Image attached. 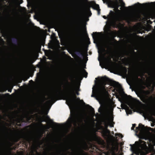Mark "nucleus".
<instances>
[{
    "label": "nucleus",
    "mask_w": 155,
    "mask_h": 155,
    "mask_svg": "<svg viewBox=\"0 0 155 155\" xmlns=\"http://www.w3.org/2000/svg\"><path fill=\"white\" fill-rule=\"evenodd\" d=\"M68 91L70 95L68 97L66 100V102L70 109L71 115L67 121L62 124L61 126L68 131V129L71 127L72 124L75 127L77 125L79 126L80 124L83 121V117L81 114H75L74 110L75 107V101L76 97L75 93L78 95L79 94L78 92L80 91L79 86H77L74 87H69Z\"/></svg>",
    "instance_id": "nucleus-2"
},
{
    "label": "nucleus",
    "mask_w": 155,
    "mask_h": 155,
    "mask_svg": "<svg viewBox=\"0 0 155 155\" xmlns=\"http://www.w3.org/2000/svg\"><path fill=\"white\" fill-rule=\"evenodd\" d=\"M116 2H119L121 6L123 7L125 6V4L123 2L122 0H116Z\"/></svg>",
    "instance_id": "nucleus-12"
},
{
    "label": "nucleus",
    "mask_w": 155,
    "mask_h": 155,
    "mask_svg": "<svg viewBox=\"0 0 155 155\" xmlns=\"http://www.w3.org/2000/svg\"><path fill=\"white\" fill-rule=\"evenodd\" d=\"M153 129L148 128L147 129L143 125L140 124L138 126L136 127L135 131L136 133H138L140 137L143 139L147 138L150 141H152L153 142L154 140H153L152 137H154L151 133L149 132V130L152 131Z\"/></svg>",
    "instance_id": "nucleus-5"
},
{
    "label": "nucleus",
    "mask_w": 155,
    "mask_h": 155,
    "mask_svg": "<svg viewBox=\"0 0 155 155\" xmlns=\"http://www.w3.org/2000/svg\"><path fill=\"white\" fill-rule=\"evenodd\" d=\"M112 133H113V134H114V132H113Z\"/></svg>",
    "instance_id": "nucleus-30"
},
{
    "label": "nucleus",
    "mask_w": 155,
    "mask_h": 155,
    "mask_svg": "<svg viewBox=\"0 0 155 155\" xmlns=\"http://www.w3.org/2000/svg\"><path fill=\"white\" fill-rule=\"evenodd\" d=\"M135 143L136 145H132L131 144H130V146H131L130 149L133 153L136 155H145V153L143 150L145 149L146 145L144 144V145L143 146L141 144L137 141H136ZM131 155H133L131 154Z\"/></svg>",
    "instance_id": "nucleus-7"
},
{
    "label": "nucleus",
    "mask_w": 155,
    "mask_h": 155,
    "mask_svg": "<svg viewBox=\"0 0 155 155\" xmlns=\"http://www.w3.org/2000/svg\"><path fill=\"white\" fill-rule=\"evenodd\" d=\"M89 7L86 8L82 14H81L80 12L78 13L79 15H81L83 18L84 21L86 22L89 19L88 18L91 15V13L90 10V8L91 7L93 9L96 10L97 11L98 15L100 14L99 6L98 5L96 4L94 1L91 2L89 4Z\"/></svg>",
    "instance_id": "nucleus-6"
},
{
    "label": "nucleus",
    "mask_w": 155,
    "mask_h": 155,
    "mask_svg": "<svg viewBox=\"0 0 155 155\" xmlns=\"http://www.w3.org/2000/svg\"><path fill=\"white\" fill-rule=\"evenodd\" d=\"M110 35H111L112 34V33L111 32H110Z\"/></svg>",
    "instance_id": "nucleus-28"
},
{
    "label": "nucleus",
    "mask_w": 155,
    "mask_h": 155,
    "mask_svg": "<svg viewBox=\"0 0 155 155\" xmlns=\"http://www.w3.org/2000/svg\"><path fill=\"white\" fill-rule=\"evenodd\" d=\"M51 97V100L48 101L46 102V104L48 106H50L49 109L51 108V107L52 104H51V102H52L53 101V100H54L53 97V96H51V97Z\"/></svg>",
    "instance_id": "nucleus-11"
},
{
    "label": "nucleus",
    "mask_w": 155,
    "mask_h": 155,
    "mask_svg": "<svg viewBox=\"0 0 155 155\" xmlns=\"http://www.w3.org/2000/svg\"><path fill=\"white\" fill-rule=\"evenodd\" d=\"M115 137H113V136H111V137L112 138V145L113 146L114 142H115V147H117L118 145V143L117 142V137H119L122 138L123 137V136L122 134H115Z\"/></svg>",
    "instance_id": "nucleus-9"
},
{
    "label": "nucleus",
    "mask_w": 155,
    "mask_h": 155,
    "mask_svg": "<svg viewBox=\"0 0 155 155\" xmlns=\"http://www.w3.org/2000/svg\"><path fill=\"white\" fill-rule=\"evenodd\" d=\"M110 81V80L109 78L106 76L102 77L100 80V82L103 86L100 88L96 84V81L95 80V84L92 88V94L91 97H95L97 100L102 99L107 93V91L104 86L106 84L107 82Z\"/></svg>",
    "instance_id": "nucleus-3"
},
{
    "label": "nucleus",
    "mask_w": 155,
    "mask_h": 155,
    "mask_svg": "<svg viewBox=\"0 0 155 155\" xmlns=\"http://www.w3.org/2000/svg\"><path fill=\"white\" fill-rule=\"evenodd\" d=\"M120 9H122V7H120Z\"/></svg>",
    "instance_id": "nucleus-27"
},
{
    "label": "nucleus",
    "mask_w": 155,
    "mask_h": 155,
    "mask_svg": "<svg viewBox=\"0 0 155 155\" xmlns=\"http://www.w3.org/2000/svg\"><path fill=\"white\" fill-rule=\"evenodd\" d=\"M129 106H130V107H132L131 106V104H129Z\"/></svg>",
    "instance_id": "nucleus-24"
},
{
    "label": "nucleus",
    "mask_w": 155,
    "mask_h": 155,
    "mask_svg": "<svg viewBox=\"0 0 155 155\" xmlns=\"http://www.w3.org/2000/svg\"><path fill=\"white\" fill-rule=\"evenodd\" d=\"M63 82H61V85L59 87V89L56 90V91L57 93H60V92L62 90H61V85L63 84Z\"/></svg>",
    "instance_id": "nucleus-14"
},
{
    "label": "nucleus",
    "mask_w": 155,
    "mask_h": 155,
    "mask_svg": "<svg viewBox=\"0 0 155 155\" xmlns=\"http://www.w3.org/2000/svg\"><path fill=\"white\" fill-rule=\"evenodd\" d=\"M87 106H88V107L90 109V110L92 112H94V109L91 106H90L88 105H87Z\"/></svg>",
    "instance_id": "nucleus-16"
},
{
    "label": "nucleus",
    "mask_w": 155,
    "mask_h": 155,
    "mask_svg": "<svg viewBox=\"0 0 155 155\" xmlns=\"http://www.w3.org/2000/svg\"><path fill=\"white\" fill-rule=\"evenodd\" d=\"M65 81L66 82V83L68 84H69V83L68 82V80H67V79H65Z\"/></svg>",
    "instance_id": "nucleus-19"
},
{
    "label": "nucleus",
    "mask_w": 155,
    "mask_h": 155,
    "mask_svg": "<svg viewBox=\"0 0 155 155\" xmlns=\"http://www.w3.org/2000/svg\"><path fill=\"white\" fill-rule=\"evenodd\" d=\"M143 6H145V5L144 4H143Z\"/></svg>",
    "instance_id": "nucleus-25"
},
{
    "label": "nucleus",
    "mask_w": 155,
    "mask_h": 155,
    "mask_svg": "<svg viewBox=\"0 0 155 155\" xmlns=\"http://www.w3.org/2000/svg\"><path fill=\"white\" fill-rule=\"evenodd\" d=\"M153 2H151V3H146V4H147V5H150V4L152 5V4H153Z\"/></svg>",
    "instance_id": "nucleus-21"
},
{
    "label": "nucleus",
    "mask_w": 155,
    "mask_h": 155,
    "mask_svg": "<svg viewBox=\"0 0 155 155\" xmlns=\"http://www.w3.org/2000/svg\"><path fill=\"white\" fill-rule=\"evenodd\" d=\"M99 56L98 60L99 61L100 65L101 66L102 65H104L106 64L107 66L110 68H113L115 66L114 63L110 59H107L106 63L104 61L105 59L104 55L103 54L102 52H100L99 50L98 51Z\"/></svg>",
    "instance_id": "nucleus-8"
},
{
    "label": "nucleus",
    "mask_w": 155,
    "mask_h": 155,
    "mask_svg": "<svg viewBox=\"0 0 155 155\" xmlns=\"http://www.w3.org/2000/svg\"><path fill=\"white\" fill-rule=\"evenodd\" d=\"M113 105L112 104L108 105L107 107V116L101 120V124L104 125L105 128L103 130L104 135L106 136H109L110 134V131L107 129L108 126L110 127L114 126L113 117Z\"/></svg>",
    "instance_id": "nucleus-4"
},
{
    "label": "nucleus",
    "mask_w": 155,
    "mask_h": 155,
    "mask_svg": "<svg viewBox=\"0 0 155 155\" xmlns=\"http://www.w3.org/2000/svg\"><path fill=\"white\" fill-rule=\"evenodd\" d=\"M107 37L108 38H109V36H108V35H107Z\"/></svg>",
    "instance_id": "nucleus-26"
},
{
    "label": "nucleus",
    "mask_w": 155,
    "mask_h": 155,
    "mask_svg": "<svg viewBox=\"0 0 155 155\" xmlns=\"http://www.w3.org/2000/svg\"><path fill=\"white\" fill-rule=\"evenodd\" d=\"M94 33L93 32L92 35V36L94 40V42L95 43V41L97 39L98 37L97 35L95 34L94 35Z\"/></svg>",
    "instance_id": "nucleus-13"
},
{
    "label": "nucleus",
    "mask_w": 155,
    "mask_h": 155,
    "mask_svg": "<svg viewBox=\"0 0 155 155\" xmlns=\"http://www.w3.org/2000/svg\"><path fill=\"white\" fill-rule=\"evenodd\" d=\"M136 124H132V127L131 128L132 130H134V128L135 127Z\"/></svg>",
    "instance_id": "nucleus-18"
},
{
    "label": "nucleus",
    "mask_w": 155,
    "mask_h": 155,
    "mask_svg": "<svg viewBox=\"0 0 155 155\" xmlns=\"http://www.w3.org/2000/svg\"><path fill=\"white\" fill-rule=\"evenodd\" d=\"M114 83V85H115L116 86H119V84L118 83V82H115V81H114L113 82Z\"/></svg>",
    "instance_id": "nucleus-17"
},
{
    "label": "nucleus",
    "mask_w": 155,
    "mask_h": 155,
    "mask_svg": "<svg viewBox=\"0 0 155 155\" xmlns=\"http://www.w3.org/2000/svg\"><path fill=\"white\" fill-rule=\"evenodd\" d=\"M103 110V108L101 107L100 106V107L99 108L98 110L99 112L101 113L102 112Z\"/></svg>",
    "instance_id": "nucleus-15"
},
{
    "label": "nucleus",
    "mask_w": 155,
    "mask_h": 155,
    "mask_svg": "<svg viewBox=\"0 0 155 155\" xmlns=\"http://www.w3.org/2000/svg\"><path fill=\"white\" fill-rule=\"evenodd\" d=\"M121 107L122 109H125L127 115L128 116L129 114H131L132 111L129 109V107L126 105H121Z\"/></svg>",
    "instance_id": "nucleus-10"
},
{
    "label": "nucleus",
    "mask_w": 155,
    "mask_h": 155,
    "mask_svg": "<svg viewBox=\"0 0 155 155\" xmlns=\"http://www.w3.org/2000/svg\"><path fill=\"white\" fill-rule=\"evenodd\" d=\"M83 71H84V72H86V71H85V70H84Z\"/></svg>",
    "instance_id": "nucleus-29"
},
{
    "label": "nucleus",
    "mask_w": 155,
    "mask_h": 155,
    "mask_svg": "<svg viewBox=\"0 0 155 155\" xmlns=\"http://www.w3.org/2000/svg\"><path fill=\"white\" fill-rule=\"evenodd\" d=\"M8 91L9 92H12V90H8Z\"/></svg>",
    "instance_id": "nucleus-23"
},
{
    "label": "nucleus",
    "mask_w": 155,
    "mask_h": 155,
    "mask_svg": "<svg viewBox=\"0 0 155 155\" xmlns=\"http://www.w3.org/2000/svg\"><path fill=\"white\" fill-rule=\"evenodd\" d=\"M116 97L117 98H118V100L120 101H121V99H120V98H119V96H116Z\"/></svg>",
    "instance_id": "nucleus-20"
},
{
    "label": "nucleus",
    "mask_w": 155,
    "mask_h": 155,
    "mask_svg": "<svg viewBox=\"0 0 155 155\" xmlns=\"http://www.w3.org/2000/svg\"><path fill=\"white\" fill-rule=\"evenodd\" d=\"M124 71H125V73H126L127 72V70L126 69H125L124 70Z\"/></svg>",
    "instance_id": "nucleus-22"
},
{
    "label": "nucleus",
    "mask_w": 155,
    "mask_h": 155,
    "mask_svg": "<svg viewBox=\"0 0 155 155\" xmlns=\"http://www.w3.org/2000/svg\"><path fill=\"white\" fill-rule=\"evenodd\" d=\"M103 1L104 3H106L107 4L108 7H112L116 10L115 14L110 11L107 17L105 16H103L104 18L107 19L106 23L109 26L115 27L117 21L124 20L130 22L136 20L140 17L139 14L134 11L137 7L141 6V5L139 3L127 7L123 6L125 9L121 12L118 9V8L120 5H118V2H114L111 0H103Z\"/></svg>",
    "instance_id": "nucleus-1"
}]
</instances>
